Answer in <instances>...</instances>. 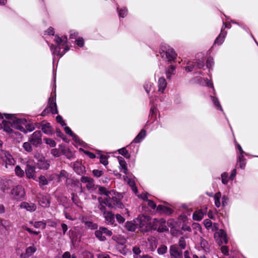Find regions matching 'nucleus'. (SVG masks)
<instances>
[{
  "mask_svg": "<svg viewBox=\"0 0 258 258\" xmlns=\"http://www.w3.org/2000/svg\"><path fill=\"white\" fill-rule=\"evenodd\" d=\"M113 201H110L109 199H102L101 198H98V209L103 212V216L105 219V221L108 224L113 225L115 222L114 215L110 211H106V207H107L110 209H117L123 208V205L119 198L115 199L113 198Z\"/></svg>",
  "mask_w": 258,
  "mask_h": 258,
  "instance_id": "nucleus-1",
  "label": "nucleus"
},
{
  "mask_svg": "<svg viewBox=\"0 0 258 258\" xmlns=\"http://www.w3.org/2000/svg\"><path fill=\"white\" fill-rule=\"evenodd\" d=\"M55 41L57 45H51V49L53 54L61 57L69 50V47L68 46H62L61 38L57 35L55 36Z\"/></svg>",
  "mask_w": 258,
  "mask_h": 258,
  "instance_id": "nucleus-2",
  "label": "nucleus"
},
{
  "mask_svg": "<svg viewBox=\"0 0 258 258\" xmlns=\"http://www.w3.org/2000/svg\"><path fill=\"white\" fill-rule=\"evenodd\" d=\"M160 53L162 57H165L168 61H171L174 60L176 56L175 52L173 48L164 43H162L160 45Z\"/></svg>",
  "mask_w": 258,
  "mask_h": 258,
  "instance_id": "nucleus-3",
  "label": "nucleus"
},
{
  "mask_svg": "<svg viewBox=\"0 0 258 258\" xmlns=\"http://www.w3.org/2000/svg\"><path fill=\"white\" fill-rule=\"evenodd\" d=\"M141 230L147 232L151 230V218L149 216L141 215L137 218Z\"/></svg>",
  "mask_w": 258,
  "mask_h": 258,
  "instance_id": "nucleus-4",
  "label": "nucleus"
},
{
  "mask_svg": "<svg viewBox=\"0 0 258 258\" xmlns=\"http://www.w3.org/2000/svg\"><path fill=\"white\" fill-rule=\"evenodd\" d=\"M98 187L100 194L106 196L105 198L100 197L102 199H109L111 201H113V198L115 199L119 198V200L121 201L122 196L120 194L116 193L114 191H108L105 187L101 186H98Z\"/></svg>",
  "mask_w": 258,
  "mask_h": 258,
  "instance_id": "nucleus-5",
  "label": "nucleus"
},
{
  "mask_svg": "<svg viewBox=\"0 0 258 258\" xmlns=\"http://www.w3.org/2000/svg\"><path fill=\"white\" fill-rule=\"evenodd\" d=\"M0 156L7 168H8V166H12L15 164V161L14 159L8 152L6 151H2Z\"/></svg>",
  "mask_w": 258,
  "mask_h": 258,
  "instance_id": "nucleus-6",
  "label": "nucleus"
},
{
  "mask_svg": "<svg viewBox=\"0 0 258 258\" xmlns=\"http://www.w3.org/2000/svg\"><path fill=\"white\" fill-rule=\"evenodd\" d=\"M11 195L15 200H21L25 195L24 188L22 185H17L12 189Z\"/></svg>",
  "mask_w": 258,
  "mask_h": 258,
  "instance_id": "nucleus-7",
  "label": "nucleus"
},
{
  "mask_svg": "<svg viewBox=\"0 0 258 258\" xmlns=\"http://www.w3.org/2000/svg\"><path fill=\"white\" fill-rule=\"evenodd\" d=\"M29 141L34 146L37 147L41 145L42 142V134L39 131H36L29 137Z\"/></svg>",
  "mask_w": 258,
  "mask_h": 258,
  "instance_id": "nucleus-8",
  "label": "nucleus"
},
{
  "mask_svg": "<svg viewBox=\"0 0 258 258\" xmlns=\"http://www.w3.org/2000/svg\"><path fill=\"white\" fill-rule=\"evenodd\" d=\"M170 258H182V252L179 250L177 245H172L169 249Z\"/></svg>",
  "mask_w": 258,
  "mask_h": 258,
  "instance_id": "nucleus-9",
  "label": "nucleus"
},
{
  "mask_svg": "<svg viewBox=\"0 0 258 258\" xmlns=\"http://www.w3.org/2000/svg\"><path fill=\"white\" fill-rule=\"evenodd\" d=\"M81 181L86 183V187L88 190H93L95 188L94 179L88 176H83L81 178Z\"/></svg>",
  "mask_w": 258,
  "mask_h": 258,
  "instance_id": "nucleus-10",
  "label": "nucleus"
},
{
  "mask_svg": "<svg viewBox=\"0 0 258 258\" xmlns=\"http://www.w3.org/2000/svg\"><path fill=\"white\" fill-rule=\"evenodd\" d=\"M13 123V127L20 131H24V122H26V119L16 118L11 120Z\"/></svg>",
  "mask_w": 258,
  "mask_h": 258,
  "instance_id": "nucleus-11",
  "label": "nucleus"
},
{
  "mask_svg": "<svg viewBox=\"0 0 258 258\" xmlns=\"http://www.w3.org/2000/svg\"><path fill=\"white\" fill-rule=\"evenodd\" d=\"M25 173L28 178L35 179L36 177L35 167L33 165L27 164L25 169Z\"/></svg>",
  "mask_w": 258,
  "mask_h": 258,
  "instance_id": "nucleus-12",
  "label": "nucleus"
},
{
  "mask_svg": "<svg viewBox=\"0 0 258 258\" xmlns=\"http://www.w3.org/2000/svg\"><path fill=\"white\" fill-rule=\"evenodd\" d=\"M49 109L50 111L52 114H57L58 111L57 109L56 103L55 101V98L53 97H51L49 99L48 106L47 107Z\"/></svg>",
  "mask_w": 258,
  "mask_h": 258,
  "instance_id": "nucleus-13",
  "label": "nucleus"
},
{
  "mask_svg": "<svg viewBox=\"0 0 258 258\" xmlns=\"http://www.w3.org/2000/svg\"><path fill=\"white\" fill-rule=\"evenodd\" d=\"M13 184V181L10 179H2L1 181V189L3 192L10 189Z\"/></svg>",
  "mask_w": 258,
  "mask_h": 258,
  "instance_id": "nucleus-14",
  "label": "nucleus"
},
{
  "mask_svg": "<svg viewBox=\"0 0 258 258\" xmlns=\"http://www.w3.org/2000/svg\"><path fill=\"white\" fill-rule=\"evenodd\" d=\"M50 166V161L45 160V159H41L38 161L37 167L40 169L47 170Z\"/></svg>",
  "mask_w": 258,
  "mask_h": 258,
  "instance_id": "nucleus-15",
  "label": "nucleus"
},
{
  "mask_svg": "<svg viewBox=\"0 0 258 258\" xmlns=\"http://www.w3.org/2000/svg\"><path fill=\"white\" fill-rule=\"evenodd\" d=\"M67 184H70L71 186L74 188L76 190L77 188H81L82 185L78 180L74 179H67Z\"/></svg>",
  "mask_w": 258,
  "mask_h": 258,
  "instance_id": "nucleus-16",
  "label": "nucleus"
},
{
  "mask_svg": "<svg viewBox=\"0 0 258 258\" xmlns=\"http://www.w3.org/2000/svg\"><path fill=\"white\" fill-rule=\"evenodd\" d=\"M20 207L26 209L28 211L34 212L36 209V206L34 203L22 202L20 205Z\"/></svg>",
  "mask_w": 258,
  "mask_h": 258,
  "instance_id": "nucleus-17",
  "label": "nucleus"
},
{
  "mask_svg": "<svg viewBox=\"0 0 258 258\" xmlns=\"http://www.w3.org/2000/svg\"><path fill=\"white\" fill-rule=\"evenodd\" d=\"M3 125L4 130L8 133H13V130L12 129L13 127V123L11 120H3Z\"/></svg>",
  "mask_w": 258,
  "mask_h": 258,
  "instance_id": "nucleus-18",
  "label": "nucleus"
},
{
  "mask_svg": "<svg viewBox=\"0 0 258 258\" xmlns=\"http://www.w3.org/2000/svg\"><path fill=\"white\" fill-rule=\"evenodd\" d=\"M158 91L161 93H163L165 89L167 86V82L164 77H161L159 79L158 82Z\"/></svg>",
  "mask_w": 258,
  "mask_h": 258,
  "instance_id": "nucleus-19",
  "label": "nucleus"
},
{
  "mask_svg": "<svg viewBox=\"0 0 258 258\" xmlns=\"http://www.w3.org/2000/svg\"><path fill=\"white\" fill-rule=\"evenodd\" d=\"M226 32L224 31L223 29H222L220 34L219 35V36L217 37L216 40H215L214 45L216 44H217L218 45H221L224 42V38L225 36L226 35Z\"/></svg>",
  "mask_w": 258,
  "mask_h": 258,
  "instance_id": "nucleus-20",
  "label": "nucleus"
},
{
  "mask_svg": "<svg viewBox=\"0 0 258 258\" xmlns=\"http://www.w3.org/2000/svg\"><path fill=\"white\" fill-rule=\"evenodd\" d=\"M164 220L163 219H158L156 218L154 219L153 220L152 222L151 221V230L157 229L159 224L162 223V224H164Z\"/></svg>",
  "mask_w": 258,
  "mask_h": 258,
  "instance_id": "nucleus-21",
  "label": "nucleus"
},
{
  "mask_svg": "<svg viewBox=\"0 0 258 258\" xmlns=\"http://www.w3.org/2000/svg\"><path fill=\"white\" fill-rule=\"evenodd\" d=\"M74 169L78 174H82L85 171V167L79 162H76L74 164Z\"/></svg>",
  "mask_w": 258,
  "mask_h": 258,
  "instance_id": "nucleus-22",
  "label": "nucleus"
},
{
  "mask_svg": "<svg viewBox=\"0 0 258 258\" xmlns=\"http://www.w3.org/2000/svg\"><path fill=\"white\" fill-rule=\"evenodd\" d=\"M41 126L42 131L44 134L48 135L52 134V128L49 123L42 124Z\"/></svg>",
  "mask_w": 258,
  "mask_h": 258,
  "instance_id": "nucleus-23",
  "label": "nucleus"
},
{
  "mask_svg": "<svg viewBox=\"0 0 258 258\" xmlns=\"http://www.w3.org/2000/svg\"><path fill=\"white\" fill-rule=\"evenodd\" d=\"M25 124L24 125V131H22V132L26 133L27 132H32L35 129L34 125L29 122H28L26 120V122H24Z\"/></svg>",
  "mask_w": 258,
  "mask_h": 258,
  "instance_id": "nucleus-24",
  "label": "nucleus"
},
{
  "mask_svg": "<svg viewBox=\"0 0 258 258\" xmlns=\"http://www.w3.org/2000/svg\"><path fill=\"white\" fill-rule=\"evenodd\" d=\"M200 245L202 249L205 251H209L210 250V245L208 241L202 237L200 238Z\"/></svg>",
  "mask_w": 258,
  "mask_h": 258,
  "instance_id": "nucleus-25",
  "label": "nucleus"
},
{
  "mask_svg": "<svg viewBox=\"0 0 258 258\" xmlns=\"http://www.w3.org/2000/svg\"><path fill=\"white\" fill-rule=\"evenodd\" d=\"M146 136V131L144 130H142L137 137L134 140V142L136 143H140Z\"/></svg>",
  "mask_w": 258,
  "mask_h": 258,
  "instance_id": "nucleus-26",
  "label": "nucleus"
},
{
  "mask_svg": "<svg viewBox=\"0 0 258 258\" xmlns=\"http://www.w3.org/2000/svg\"><path fill=\"white\" fill-rule=\"evenodd\" d=\"M118 161L120 167L123 170V172L125 174H127V168L126 166V163L125 160L122 157L118 158Z\"/></svg>",
  "mask_w": 258,
  "mask_h": 258,
  "instance_id": "nucleus-27",
  "label": "nucleus"
},
{
  "mask_svg": "<svg viewBox=\"0 0 258 258\" xmlns=\"http://www.w3.org/2000/svg\"><path fill=\"white\" fill-rule=\"evenodd\" d=\"M39 204L43 207H48L50 205V201L46 197H42L39 200Z\"/></svg>",
  "mask_w": 258,
  "mask_h": 258,
  "instance_id": "nucleus-28",
  "label": "nucleus"
},
{
  "mask_svg": "<svg viewBox=\"0 0 258 258\" xmlns=\"http://www.w3.org/2000/svg\"><path fill=\"white\" fill-rule=\"evenodd\" d=\"M125 227L126 230L132 232L135 231L136 229V225L132 221H127L125 223Z\"/></svg>",
  "mask_w": 258,
  "mask_h": 258,
  "instance_id": "nucleus-29",
  "label": "nucleus"
},
{
  "mask_svg": "<svg viewBox=\"0 0 258 258\" xmlns=\"http://www.w3.org/2000/svg\"><path fill=\"white\" fill-rule=\"evenodd\" d=\"M204 216V213L201 211L195 212L193 214V219L194 220L200 221L202 219Z\"/></svg>",
  "mask_w": 258,
  "mask_h": 258,
  "instance_id": "nucleus-30",
  "label": "nucleus"
},
{
  "mask_svg": "<svg viewBox=\"0 0 258 258\" xmlns=\"http://www.w3.org/2000/svg\"><path fill=\"white\" fill-rule=\"evenodd\" d=\"M133 252L134 253V258H138L139 256H141V250L139 246H135L133 247Z\"/></svg>",
  "mask_w": 258,
  "mask_h": 258,
  "instance_id": "nucleus-31",
  "label": "nucleus"
},
{
  "mask_svg": "<svg viewBox=\"0 0 258 258\" xmlns=\"http://www.w3.org/2000/svg\"><path fill=\"white\" fill-rule=\"evenodd\" d=\"M245 160L243 155H240L238 157L237 165H239L240 168L243 169L245 166Z\"/></svg>",
  "mask_w": 258,
  "mask_h": 258,
  "instance_id": "nucleus-32",
  "label": "nucleus"
},
{
  "mask_svg": "<svg viewBox=\"0 0 258 258\" xmlns=\"http://www.w3.org/2000/svg\"><path fill=\"white\" fill-rule=\"evenodd\" d=\"M221 194L220 192H217L214 196L215 205L217 208H219L221 206L220 198Z\"/></svg>",
  "mask_w": 258,
  "mask_h": 258,
  "instance_id": "nucleus-33",
  "label": "nucleus"
},
{
  "mask_svg": "<svg viewBox=\"0 0 258 258\" xmlns=\"http://www.w3.org/2000/svg\"><path fill=\"white\" fill-rule=\"evenodd\" d=\"M46 221H37L33 223V226L35 228H38L42 227L43 229L46 227Z\"/></svg>",
  "mask_w": 258,
  "mask_h": 258,
  "instance_id": "nucleus-34",
  "label": "nucleus"
},
{
  "mask_svg": "<svg viewBox=\"0 0 258 258\" xmlns=\"http://www.w3.org/2000/svg\"><path fill=\"white\" fill-rule=\"evenodd\" d=\"M36 248L33 245L27 247L26 249L25 254L28 256H31L36 251Z\"/></svg>",
  "mask_w": 258,
  "mask_h": 258,
  "instance_id": "nucleus-35",
  "label": "nucleus"
},
{
  "mask_svg": "<svg viewBox=\"0 0 258 258\" xmlns=\"http://www.w3.org/2000/svg\"><path fill=\"white\" fill-rule=\"evenodd\" d=\"M31 144H32L28 141V142H26L23 143V147L27 152H31L33 151Z\"/></svg>",
  "mask_w": 258,
  "mask_h": 258,
  "instance_id": "nucleus-36",
  "label": "nucleus"
},
{
  "mask_svg": "<svg viewBox=\"0 0 258 258\" xmlns=\"http://www.w3.org/2000/svg\"><path fill=\"white\" fill-rule=\"evenodd\" d=\"M95 235L101 241H104L106 239L105 236L103 235V233L102 232L100 228L95 231Z\"/></svg>",
  "mask_w": 258,
  "mask_h": 258,
  "instance_id": "nucleus-37",
  "label": "nucleus"
},
{
  "mask_svg": "<svg viewBox=\"0 0 258 258\" xmlns=\"http://www.w3.org/2000/svg\"><path fill=\"white\" fill-rule=\"evenodd\" d=\"M186 242L184 237H180L178 241V245L180 247L181 250L184 249L185 248Z\"/></svg>",
  "mask_w": 258,
  "mask_h": 258,
  "instance_id": "nucleus-38",
  "label": "nucleus"
},
{
  "mask_svg": "<svg viewBox=\"0 0 258 258\" xmlns=\"http://www.w3.org/2000/svg\"><path fill=\"white\" fill-rule=\"evenodd\" d=\"M167 251V247L165 245H161L157 249L158 253L160 255L166 253Z\"/></svg>",
  "mask_w": 258,
  "mask_h": 258,
  "instance_id": "nucleus-39",
  "label": "nucleus"
},
{
  "mask_svg": "<svg viewBox=\"0 0 258 258\" xmlns=\"http://www.w3.org/2000/svg\"><path fill=\"white\" fill-rule=\"evenodd\" d=\"M58 178L60 180L61 179H66L67 180V179H69V173L66 170H62L58 175Z\"/></svg>",
  "mask_w": 258,
  "mask_h": 258,
  "instance_id": "nucleus-40",
  "label": "nucleus"
},
{
  "mask_svg": "<svg viewBox=\"0 0 258 258\" xmlns=\"http://www.w3.org/2000/svg\"><path fill=\"white\" fill-rule=\"evenodd\" d=\"M39 182L40 186L47 185L48 183L47 179L43 175H40L39 177Z\"/></svg>",
  "mask_w": 258,
  "mask_h": 258,
  "instance_id": "nucleus-41",
  "label": "nucleus"
},
{
  "mask_svg": "<svg viewBox=\"0 0 258 258\" xmlns=\"http://www.w3.org/2000/svg\"><path fill=\"white\" fill-rule=\"evenodd\" d=\"M175 67L173 66H170L166 71V74L167 78L170 79L171 75L174 73Z\"/></svg>",
  "mask_w": 258,
  "mask_h": 258,
  "instance_id": "nucleus-42",
  "label": "nucleus"
},
{
  "mask_svg": "<svg viewBox=\"0 0 258 258\" xmlns=\"http://www.w3.org/2000/svg\"><path fill=\"white\" fill-rule=\"evenodd\" d=\"M165 223V220H164V224H162V223L159 224V225H158L159 226L157 229L158 232H163L168 230V228L166 226Z\"/></svg>",
  "mask_w": 258,
  "mask_h": 258,
  "instance_id": "nucleus-43",
  "label": "nucleus"
},
{
  "mask_svg": "<svg viewBox=\"0 0 258 258\" xmlns=\"http://www.w3.org/2000/svg\"><path fill=\"white\" fill-rule=\"evenodd\" d=\"M2 226L6 230H8L10 229L11 227V223L9 221L7 220H4L3 221H2Z\"/></svg>",
  "mask_w": 258,
  "mask_h": 258,
  "instance_id": "nucleus-44",
  "label": "nucleus"
},
{
  "mask_svg": "<svg viewBox=\"0 0 258 258\" xmlns=\"http://www.w3.org/2000/svg\"><path fill=\"white\" fill-rule=\"evenodd\" d=\"M118 153L120 155L123 156L124 157L126 158H129L130 157V155L129 154L128 151L125 148H122L118 150Z\"/></svg>",
  "mask_w": 258,
  "mask_h": 258,
  "instance_id": "nucleus-45",
  "label": "nucleus"
},
{
  "mask_svg": "<svg viewBox=\"0 0 258 258\" xmlns=\"http://www.w3.org/2000/svg\"><path fill=\"white\" fill-rule=\"evenodd\" d=\"M128 184L135 193H137L138 192L137 187H136L135 181L133 180L129 179L128 180Z\"/></svg>",
  "mask_w": 258,
  "mask_h": 258,
  "instance_id": "nucleus-46",
  "label": "nucleus"
},
{
  "mask_svg": "<svg viewBox=\"0 0 258 258\" xmlns=\"http://www.w3.org/2000/svg\"><path fill=\"white\" fill-rule=\"evenodd\" d=\"M117 10H118L119 16L120 17L124 18L127 15V10L126 9L124 8L122 9L119 10V8H117Z\"/></svg>",
  "mask_w": 258,
  "mask_h": 258,
  "instance_id": "nucleus-47",
  "label": "nucleus"
},
{
  "mask_svg": "<svg viewBox=\"0 0 258 258\" xmlns=\"http://www.w3.org/2000/svg\"><path fill=\"white\" fill-rule=\"evenodd\" d=\"M211 99L212 100L213 103L217 107V109H218L220 110H222V107L220 104L218 99L217 98L213 97V96H211Z\"/></svg>",
  "mask_w": 258,
  "mask_h": 258,
  "instance_id": "nucleus-48",
  "label": "nucleus"
},
{
  "mask_svg": "<svg viewBox=\"0 0 258 258\" xmlns=\"http://www.w3.org/2000/svg\"><path fill=\"white\" fill-rule=\"evenodd\" d=\"M44 141H45V143L47 145H49L51 147H54L56 146L55 142L51 139L46 138V139H44Z\"/></svg>",
  "mask_w": 258,
  "mask_h": 258,
  "instance_id": "nucleus-49",
  "label": "nucleus"
},
{
  "mask_svg": "<svg viewBox=\"0 0 258 258\" xmlns=\"http://www.w3.org/2000/svg\"><path fill=\"white\" fill-rule=\"evenodd\" d=\"M102 232L103 233V234H104L106 236H111L112 234V232L111 230H109L107 228L101 227H100Z\"/></svg>",
  "mask_w": 258,
  "mask_h": 258,
  "instance_id": "nucleus-50",
  "label": "nucleus"
},
{
  "mask_svg": "<svg viewBox=\"0 0 258 258\" xmlns=\"http://www.w3.org/2000/svg\"><path fill=\"white\" fill-rule=\"evenodd\" d=\"M15 173H16V175H17L18 176L22 177V176L24 175V172L23 170H22V169L21 168L20 166L17 165L15 167Z\"/></svg>",
  "mask_w": 258,
  "mask_h": 258,
  "instance_id": "nucleus-51",
  "label": "nucleus"
},
{
  "mask_svg": "<svg viewBox=\"0 0 258 258\" xmlns=\"http://www.w3.org/2000/svg\"><path fill=\"white\" fill-rule=\"evenodd\" d=\"M221 180L222 183L224 184H226L228 183V173L227 172H224L221 174Z\"/></svg>",
  "mask_w": 258,
  "mask_h": 258,
  "instance_id": "nucleus-52",
  "label": "nucleus"
},
{
  "mask_svg": "<svg viewBox=\"0 0 258 258\" xmlns=\"http://www.w3.org/2000/svg\"><path fill=\"white\" fill-rule=\"evenodd\" d=\"M61 152L58 149H52L51 150V154L55 157H58L61 155Z\"/></svg>",
  "mask_w": 258,
  "mask_h": 258,
  "instance_id": "nucleus-53",
  "label": "nucleus"
},
{
  "mask_svg": "<svg viewBox=\"0 0 258 258\" xmlns=\"http://www.w3.org/2000/svg\"><path fill=\"white\" fill-rule=\"evenodd\" d=\"M85 224L86 227L91 229H96L97 227V226L96 224L93 223L91 221L86 222Z\"/></svg>",
  "mask_w": 258,
  "mask_h": 258,
  "instance_id": "nucleus-54",
  "label": "nucleus"
},
{
  "mask_svg": "<svg viewBox=\"0 0 258 258\" xmlns=\"http://www.w3.org/2000/svg\"><path fill=\"white\" fill-rule=\"evenodd\" d=\"M92 174L96 177H99L103 174V171L98 169H94L92 171Z\"/></svg>",
  "mask_w": 258,
  "mask_h": 258,
  "instance_id": "nucleus-55",
  "label": "nucleus"
},
{
  "mask_svg": "<svg viewBox=\"0 0 258 258\" xmlns=\"http://www.w3.org/2000/svg\"><path fill=\"white\" fill-rule=\"evenodd\" d=\"M203 223L207 229H209L212 226V221L208 219L204 220Z\"/></svg>",
  "mask_w": 258,
  "mask_h": 258,
  "instance_id": "nucleus-56",
  "label": "nucleus"
},
{
  "mask_svg": "<svg viewBox=\"0 0 258 258\" xmlns=\"http://www.w3.org/2000/svg\"><path fill=\"white\" fill-rule=\"evenodd\" d=\"M152 84L150 82H146L144 84V87L146 92L149 94L150 91H151Z\"/></svg>",
  "mask_w": 258,
  "mask_h": 258,
  "instance_id": "nucleus-57",
  "label": "nucleus"
},
{
  "mask_svg": "<svg viewBox=\"0 0 258 258\" xmlns=\"http://www.w3.org/2000/svg\"><path fill=\"white\" fill-rule=\"evenodd\" d=\"M100 162L104 165L108 164L107 158L105 155H101L100 158Z\"/></svg>",
  "mask_w": 258,
  "mask_h": 258,
  "instance_id": "nucleus-58",
  "label": "nucleus"
},
{
  "mask_svg": "<svg viewBox=\"0 0 258 258\" xmlns=\"http://www.w3.org/2000/svg\"><path fill=\"white\" fill-rule=\"evenodd\" d=\"M214 63L213 58L209 57L208 58L206 62V66L209 69L212 67V65Z\"/></svg>",
  "mask_w": 258,
  "mask_h": 258,
  "instance_id": "nucleus-59",
  "label": "nucleus"
},
{
  "mask_svg": "<svg viewBox=\"0 0 258 258\" xmlns=\"http://www.w3.org/2000/svg\"><path fill=\"white\" fill-rule=\"evenodd\" d=\"M56 120L57 122L60 123L62 126H65L66 125V123L63 121L62 117L60 115H58L56 117Z\"/></svg>",
  "mask_w": 258,
  "mask_h": 258,
  "instance_id": "nucleus-60",
  "label": "nucleus"
},
{
  "mask_svg": "<svg viewBox=\"0 0 258 258\" xmlns=\"http://www.w3.org/2000/svg\"><path fill=\"white\" fill-rule=\"evenodd\" d=\"M84 258H94L92 253L89 251H85L83 252Z\"/></svg>",
  "mask_w": 258,
  "mask_h": 258,
  "instance_id": "nucleus-61",
  "label": "nucleus"
},
{
  "mask_svg": "<svg viewBox=\"0 0 258 258\" xmlns=\"http://www.w3.org/2000/svg\"><path fill=\"white\" fill-rule=\"evenodd\" d=\"M115 217H116V219L117 221L119 223H122L124 222V221H125V219L120 214H116Z\"/></svg>",
  "mask_w": 258,
  "mask_h": 258,
  "instance_id": "nucleus-62",
  "label": "nucleus"
},
{
  "mask_svg": "<svg viewBox=\"0 0 258 258\" xmlns=\"http://www.w3.org/2000/svg\"><path fill=\"white\" fill-rule=\"evenodd\" d=\"M78 35V33L74 30L70 31V38L71 39L76 38Z\"/></svg>",
  "mask_w": 258,
  "mask_h": 258,
  "instance_id": "nucleus-63",
  "label": "nucleus"
},
{
  "mask_svg": "<svg viewBox=\"0 0 258 258\" xmlns=\"http://www.w3.org/2000/svg\"><path fill=\"white\" fill-rule=\"evenodd\" d=\"M221 252L225 255H228V248L226 246H223L221 248Z\"/></svg>",
  "mask_w": 258,
  "mask_h": 258,
  "instance_id": "nucleus-64",
  "label": "nucleus"
}]
</instances>
